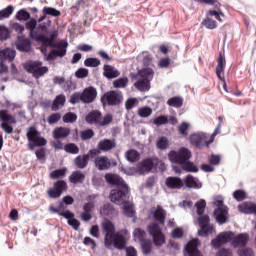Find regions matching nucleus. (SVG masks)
I'll return each instance as SVG.
<instances>
[{
  "label": "nucleus",
  "mask_w": 256,
  "mask_h": 256,
  "mask_svg": "<svg viewBox=\"0 0 256 256\" xmlns=\"http://www.w3.org/2000/svg\"><path fill=\"white\" fill-rule=\"evenodd\" d=\"M105 181L108 185H113L116 189L111 190L110 199L115 205H122L129 199L131 190L129 185L121 178V176L113 173L105 174Z\"/></svg>",
  "instance_id": "obj_1"
},
{
  "label": "nucleus",
  "mask_w": 256,
  "mask_h": 256,
  "mask_svg": "<svg viewBox=\"0 0 256 256\" xmlns=\"http://www.w3.org/2000/svg\"><path fill=\"white\" fill-rule=\"evenodd\" d=\"M227 243H232V246L235 248L246 247L249 243V234L241 233L235 236L231 231L221 232L211 241V245L214 249H219V247H222V245Z\"/></svg>",
  "instance_id": "obj_2"
},
{
  "label": "nucleus",
  "mask_w": 256,
  "mask_h": 256,
  "mask_svg": "<svg viewBox=\"0 0 256 256\" xmlns=\"http://www.w3.org/2000/svg\"><path fill=\"white\" fill-rule=\"evenodd\" d=\"M57 37L56 33H52L50 38L45 36V34L41 33L38 37V42L42 43L45 47H54V49L50 50L48 53L47 59L48 61H53L56 57H65L67 55V47H69V43L67 41H60L58 43H53L55 38Z\"/></svg>",
  "instance_id": "obj_3"
},
{
  "label": "nucleus",
  "mask_w": 256,
  "mask_h": 256,
  "mask_svg": "<svg viewBox=\"0 0 256 256\" xmlns=\"http://www.w3.org/2000/svg\"><path fill=\"white\" fill-rule=\"evenodd\" d=\"M197 209L198 224L200 229L198 230L199 237H209L215 233V225L211 224V218L205 213V207H207V202L203 199H200L195 203Z\"/></svg>",
  "instance_id": "obj_4"
},
{
  "label": "nucleus",
  "mask_w": 256,
  "mask_h": 256,
  "mask_svg": "<svg viewBox=\"0 0 256 256\" xmlns=\"http://www.w3.org/2000/svg\"><path fill=\"white\" fill-rule=\"evenodd\" d=\"M102 231L105 234V247L114 245L116 249H125V237L119 233H115V225L112 224L110 220L102 222Z\"/></svg>",
  "instance_id": "obj_5"
},
{
  "label": "nucleus",
  "mask_w": 256,
  "mask_h": 256,
  "mask_svg": "<svg viewBox=\"0 0 256 256\" xmlns=\"http://www.w3.org/2000/svg\"><path fill=\"white\" fill-rule=\"evenodd\" d=\"M169 160L171 163H175L172 165V169L176 173H182L181 167L184 163L188 162L191 159L192 154L187 148H180L178 151L172 150L168 154Z\"/></svg>",
  "instance_id": "obj_6"
},
{
  "label": "nucleus",
  "mask_w": 256,
  "mask_h": 256,
  "mask_svg": "<svg viewBox=\"0 0 256 256\" xmlns=\"http://www.w3.org/2000/svg\"><path fill=\"white\" fill-rule=\"evenodd\" d=\"M97 99V89L93 86L87 87L83 92H75L70 97V103L72 105H77V103H84V105H91L95 103Z\"/></svg>",
  "instance_id": "obj_7"
},
{
  "label": "nucleus",
  "mask_w": 256,
  "mask_h": 256,
  "mask_svg": "<svg viewBox=\"0 0 256 256\" xmlns=\"http://www.w3.org/2000/svg\"><path fill=\"white\" fill-rule=\"evenodd\" d=\"M86 123L89 125H99L100 127H107L113 123V114H106L103 116L101 111L92 110L85 117Z\"/></svg>",
  "instance_id": "obj_8"
},
{
  "label": "nucleus",
  "mask_w": 256,
  "mask_h": 256,
  "mask_svg": "<svg viewBox=\"0 0 256 256\" xmlns=\"http://www.w3.org/2000/svg\"><path fill=\"white\" fill-rule=\"evenodd\" d=\"M0 121H1V129L7 135H11L13 133V125H17V119L9 110L2 109L0 110Z\"/></svg>",
  "instance_id": "obj_9"
},
{
  "label": "nucleus",
  "mask_w": 256,
  "mask_h": 256,
  "mask_svg": "<svg viewBox=\"0 0 256 256\" xmlns=\"http://www.w3.org/2000/svg\"><path fill=\"white\" fill-rule=\"evenodd\" d=\"M100 101L104 107L106 105L109 107H117L123 103V94L119 91L111 90L104 93Z\"/></svg>",
  "instance_id": "obj_10"
},
{
  "label": "nucleus",
  "mask_w": 256,
  "mask_h": 256,
  "mask_svg": "<svg viewBox=\"0 0 256 256\" xmlns=\"http://www.w3.org/2000/svg\"><path fill=\"white\" fill-rule=\"evenodd\" d=\"M147 231L149 235L152 236L154 245H156V247H161L162 245H165V234H163V230L161 229V226H159V223H151L150 225H148Z\"/></svg>",
  "instance_id": "obj_11"
},
{
  "label": "nucleus",
  "mask_w": 256,
  "mask_h": 256,
  "mask_svg": "<svg viewBox=\"0 0 256 256\" xmlns=\"http://www.w3.org/2000/svg\"><path fill=\"white\" fill-rule=\"evenodd\" d=\"M24 69L28 73H32L35 79H39V77H43L45 73L49 72V68L47 66H43V62L41 61H29L25 64Z\"/></svg>",
  "instance_id": "obj_12"
},
{
  "label": "nucleus",
  "mask_w": 256,
  "mask_h": 256,
  "mask_svg": "<svg viewBox=\"0 0 256 256\" xmlns=\"http://www.w3.org/2000/svg\"><path fill=\"white\" fill-rule=\"evenodd\" d=\"M67 189H69V186L65 180H57L53 187L47 190V195L49 199H59Z\"/></svg>",
  "instance_id": "obj_13"
},
{
  "label": "nucleus",
  "mask_w": 256,
  "mask_h": 256,
  "mask_svg": "<svg viewBox=\"0 0 256 256\" xmlns=\"http://www.w3.org/2000/svg\"><path fill=\"white\" fill-rule=\"evenodd\" d=\"M190 143L197 149H203L204 147H209L213 143V139L209 140L207 134L200 132L190 136Z\"/></svg>",
  "instance_id": "obj_14"
},
{
  "label": "nucleus",
  "mask_w": 256,
  "mask_h": 256,
  "mask_svg": "<svg viewBox=\"0 0 256 256\" xmlns=\"http://www.w3.org/2000/svg\"><path fill=\"white\" fill-rule=\"evenodd\" d=\"M97 155H101V152L97 149H91L87 154L79 155L74 159V165L78 169H85L89 165V159H94Z\"/></svg>",
  "instance_id": "obj_15"
},
{
  "label": "nucleus",
  "mask_w": 256,
  "mask_h": 256,
  "mask_svg": "<svg viewBox=\"0 0 256 256\" xmlns=\"http://www.w3.org/2000/svg\"><path fill=\"white\" fill-rule=\"evenodd\" d=\"M94 167L98 171H109L110 167H117V161L109 159L107 156L96 155L94 159Z\"/></svg>",
  "instance_id": "obj_16"
},
{
  "label": "nucleus",
  "mask_w": 256,
  "mask_h": 256,
  "mask_svg": "<svg viewBox=\"0 0 256 256\" xmlns=\"http://www.w3.org/2000/svg\"><path fill=\"white\" fill-rule=\"evenodd\" d=\"M217 63L215 73L220 81H225V67L227 66V60L225 59L223 52H219Z\"/></svg>",
  "instance_id": "obj_17"
},
{
  "label": "nucleus",
  "mask_w": 256,
  "mask_h": 256,
  "mask_svg": "<svg viewBox=\"0 0 256 256\" xmlns=\"http://www.w3.org/2000/svg\"><path fill=\"white\" fill-rule=\"evenodd\" d=\"M60 217H64V219H67L68 225L74 229V231H79V227H81V222L75 218V214L73 212H70L69 210H66L62 213H60Z\"/></svg>",
  "instance_id": "obj_18"
},
{
  "label": "nucleus",
  "mask_w": 256,
  "mask_h": 256,
  "mask_svg": "<svg viewBox=\"0 0 256 256\" xmlns=\"http://www.w3.org/2000/svg\"><path fill=\"white\" fill-rule=\"evenodd\" d=\"M165 185L168 189H183L185 183L179 177L169 176L166 178Z\"/></svg>",
  "instance_id": "obj_19"
},
{
  "label": "nucleus",
  "mask_w": 256,
  "mask_h": 256,
  "mask_svg": "<svg viewBox=\"0 0 256 256\" xmlns=\"http://www.w3.org/2000/svg\"><path fill=\"white\" fill-rule=\"evenodd\" d=\"M26 29L30 31V37L31 39H34V41H38V37L41 35L39 33V30L37 29V20L35 18H31L30 21L26 22Z\"/></svg>",
  "instance_id": "obj_20"
},
{
  "label": "nucleus",
  "mask_w": 256,
  "mask_h": 256,
  "mask_svg": "<svg viewBox=\"0 0 256 256\" xmlns=\"http://www.w3.org/2000/svg\"><path fill=\"white\" fill-rule=\"evenodd\" d=\"M71 135V129L68 127H57L52 131L53 139H67Z\"/></svg>",
  "instance_id": "obj_21"
},
{
  "label": "nucleus",
  "mask_w": 256,
  "mask_h": 256,
  "mask_svg": "<svg viewBox=\"0 0 256 256\" xmlns=\"http://www.w3.org/2000/svg\"><path fill=\"white\" fill-rule=\"evenodd\" d=\"M115 147H117V143L115 142V140H111V139H103L101 140L98 145H97V151H111L112 149H115Z\"/></svg>",
  "instance_id": "obj_22"
},
{
  "label": "nucleus",
  "mask_w": 256,
  "mask_h": 256,
  "mask_svg": "<svg viewBox=\"0 0 256 256\" xmlns=\"http://www.w3.org/2000/svg\"><path fill=\"white\" fill-rule=\"evenodd\" d=\"M153 219L156 221V223H159V225H165V221L167 219V211H165L163 207L157 206L153 212Z\"/></svg>",
  "instance_id": "obj_23"
},
{
  "label": "nucleus",
  "mask_w": 256,
  "mask_h": 256,
  "mask_svg": "<svg viewBox=\"0 0 256 256\" xmlns=\"http://www.w3.org/2000/svg\"><path fill=\"white\" fill-rule=\"evenodd\" d=\"M240 213L246 215H256V204L253 202H244L238 206Z\"/></svg>",
  "instance_id": "obj_24"
},
{
  "label": "nucleus",
  "mask_w": 256,
  "mask_h": 256,
  "mask_svg": "<svg viewBox=\"0 0 256 256\" xmlns=\"http://www.w3.org/2000/svg\"><path fill=\"white\" fill-rule=\"evenodd\" d=\"M183 183L188 189H201L203 187L199 179L193 177V175L186 176Z\"/></svg>",
  "instance_id": "obj_25"
},
{
  "label": "nucleus",
  "mask_w": 256,
  "mask_h": 256,
  "mask_svg": "<svg viewBox=\"0 0 256 256\" xmlns=\"http://www.w3.org/2000/svg\"><path fill=\"white\" fill-rule=\"evenodd\" d=\"M214 217L220 225L227 223V208H216L214 210Z\"/></svg>",
  "instance_id": "obj_26"
},
{
  "label": "nucleus",
  "mask_w": 256,
  "mask_h": 256,
  "mask_svg": "<svg viewBox=\"0 0 256 256\" xmlns=\"http://www.w3.org/2000/svg\"><path fill=\"white\" fill-rule=\"evenodd\" d=\"M122 211L126 217H135V205L129 200L122 203Z\"/></svg>",
  "instance_id": "obj_27"
},
{
  "label": "nucleus",
  "mask_w": 256,
  "mask_h": 256,
  "mask_svg": "<svg viewBox=\"0 0 256 256\" xmlns=\"http://www.w3.org/2000/svg\"><path fill=\"white\" fill-rule=\"evenodd\" d=\"M103 69V75L107 79H116V77H119V75H121V72H119V70L117 69H114V67L111 65H104Z\"/></svg>",
  "instance_id": "obj_28"
},
{
  "label": "nucleus",
  "mask_w": 256,
  "mask_h": 256,
  "mask_svg": "<svg viewBox=\"0 0 256 256\" xmlns=\"http://www.w3.org/2000/svg\"><path fill=\"white\" fill-rule=\"evenodd\" d=\"M154 163L151 158L144 159L138 164V171L140 173H149L153 169Z\"/></svg>",
  "instance_id": "obj_29"
},
{
  "label": "nucleus",
  "mask_w": 256,
  "mask_h": 256,
  "mask_svg": "<svg viewBox=\"0 0 256 256\" xmlns=\"http://www.w3.org/2000/svg\"><path fill=\"white\" fill-rule=\"evenodd\" d=\"M16 49H18V51H22L23 53H29V51H31V40L19 38V40L16 42Z\"/></svg>",
  "instance_id": "obj_30"
},
{
  "label": "nucleus",
  "mask_w": 256,
  "mask_h": 256,
  "mask_svg": "<svg viewBox=\"0 0 256 256\" xmlns=\"http://www.w3.org/2000/svg\"><path fill=\"white\" fill-rule=\"evenodd\" d=\"M124 157L129 163H137L141 159V154L135 149H129L125 152Z\"/></svg>",
  "instance_id": "obj_31"
},
{
  "label": "nucleus",
  "mask_w": 256,
  "mask_h": 256,
  "mask_svg": "<svg viewBox=\"0 0 256 256\" xmlns=\"http://www.w3.org/2000/svg\"><path fill=\"white\" fill-rule=\"evenodd\" d=\"M16 52L14 49L6 48L2 51H0V57L4 61H9L10 63H13L15 60Z\"/></svg>",
  "instance_id": "obj_32"
},
{
  "label": "nucleus",
  "mask_w": 256,
  "mask_h": 256,
  "mask_svg": "<svg viewBox=\"0 0 256 256\" xmlns=\"http://www.w3.org/2000/svg\"><path fill=\"white\" fill-rule=\"evenodd\" d=\"M67 101V98L65 97V95L60 94L58 96H56V98L54 99L51 109L53 111H59V109H61V107H65V103Z\"/></svg>",
  "instance_id": "obj_33"
},
{
  "label": "nucleus",
  "mask_w": 256,
  "mask_h": 256,
  "mask_svg": "<svg viewBox=\"0 0 256 256\" xmlns=\"http://www.w3.org/2000/svg\"><path fill=\"white\" fill-rule=\"evenodd\" d=\"M70 183H73V185H77V183H83L85 181V174L81 171H74L69 176Z\"/></svg>",
  "instance_id": "obj_34"
},
{
  "label": "nucleus",
  "mask_w": 256,
  "mask_h": 256,
  "mask_svg": "<svg viewBox=\"0 0 256 256\" xmlns=\"http://www.w3.org/2000/svg\"><path fill=\"white\" fill-rule=\"evenodd\" d=\"M134 87L138 89V91H149L151 89V82L148 79H141L134 83Z\"/></svg>",
  "instance_id": "obj_35"
},
{
  "label": "nucleus",
  "mask_w": 256,
  "mask_h": 256,
  "mask_svg": "<svg viewBox=\"0 0 256 256\" xmlns=\"http://www.w3.org/2000/svg\"><path fill=\"white\" fill-rule=\"evenodd\" d=\"M167 105H169V107H175L176 109H181V107H183V97L174 96L167 100Z\"/></svg>",
  "instance_id": "obj_36"
},
{
  "label": "nucleus",
  "mask_w": 256,
  "mask_h": 256,
  "mask_svg": "<svg viewBox=\"0 0 256 256\" xmlns=\"http://www.w3.org/2000/svg\"><path fill=\"white\" fill-rule=\"evenodd\" d=\"M38 135H41V133H39V130H37L36 126H30L27 129L26 137H27L29 143H33Z\"/></svg>",
  "instance_id": "obj_37"
},
{
  "label": "nucleus",
  "mask_w": 256,
  "mask_h": 256,
  "mask_svg": "<svg viewBox=\"0 0 256 256\" xmlns=\"http://www.w3.org/2000/svg\"><path fill=\"white\" fill-rule=\"evenodd\" d=\"M181 169H183V171H186L187 173L199 172V168L197 167V165H195L193 162L189 160L181 165Z\"/></svg>",
  "instance_id": "obj_38"
},
{
  "label": "nucleus",
  "mask_w": 256,
  "mask_h": 256,
  "mask_svg": "<svg viewBox=\"0 0 256 256\" xmlns=\"http://www.w3.org/2000/svg\"><path fill=\"white\" fill-rule=\"evenodd\" d=\"M157 149L160 151H165V149H169V139L165 136H161L158 138L156 142Z\"/></svg>",
  "instance_id": "obj_39"
},
{
  "label": "nucleus",
  "mask_w": 256,
  "mask_h": 256,
  "mask_svg": "<svg viewBox=\"0 0 256 256\" xmlns=\"http://www.w3.org/2000/svg\"><path fill=\"white\" fill-rule=\"evenodd\" d=\"M202 27H206V29H217V21L206 17L202 22H201Z\"/></svg>",
  "instance_id": "obj_40"
},
{
  "label": "nucleus",
  "mask_w": 256,
  "mask_h": 256,
  "mask_svg": "<svg viewBox=\"0 0 256 256\" xmlns=\"http://www.w3.org/2000/svg\"><path fill=\"white\" fill-rule=\"evenodd\" d=\"M139 74L141 77H143V79H148L150 82L153 79V77L155 76V72L151 68H143L139 72Z\"/></svg>",
  "instance_id": "obj_41"
},
{
  "label": "nucleus",
  "mask_w": 256,
  "mask_h": 256,
  "mask_svg": "<svg viewBox=\"0 0 256 256\" xmlns=\"http://www.w3.org/2000/svg\"><path fill=\"white\" fill-rule=\"evenodd\" d=\"M64 151L70 153L71 155L79 154V146L75 143H68L64 146Z\"/></svg>",
  "instance_id": "obj_42"
},
{
  "label": "nucleus",
  "mask_w": 256,
  "mask_h": 256,
  "mask_svg": "<svg viewBox=\"0 0 256 256\" xmlns=\"http://www.w3.org/2000/svg\"><path fill=\"white\" fill-rule=\"evenodd\" d=\"M13 11H14V8L11 5L4 8L3 10H0V21H3V19H9V17L13 15Z\"/></svg>",
  "instance_id": "obj_43"
},
{
  "label": "nucleus",
  "mask_w": 256,
  "mask_h": 256,
  "mask_svg": "<svg viewBox=\"0 0 256 256\" xmlns=\"http://www.w3.org/2000/svg\"><path fill=\"white\" fill-rule=\"evenodd\" d=\"M153 109L149 106H144L138 109V115L142 118L151 117Z\"/></svg>",
  "instance_id": "obj_44"
},
{
  "label": "nucleus",
  "mask_w": 256,
  "mask_h": 256,
  "mask_svg": "<svg viewBox=\"0 0 256 256\" xmlns=\"http://www.w3.org/2000/svg\"><path fill=\"white\" fill-rule=\"evenodd\" d=\"M101 213H102V215L111 217V215H115V207H113V205H111L109 203L104 204Z\"/></svg>",
  "instance_id": "obj_45"
},
{
  "label": "nucleus",
  "mask_w": 256,
  "mask_h": 256,
  "mask_svg": "<svg viewBox=\"0 0 256 256\" xmlns=\"http://www.w3.org/2000/svg\"><path fill=\"white\" fill-rule=\"evenodd\" d=\"M16 19L18 21H29L31 19V14L27 10H20L16 14Z\"/></svg>",
  "instance_id": "obj_46"
},
{
  "label": "nucleus",
  "mask_w": 256,
  "mask_h": 256,
  "mask_svg": "<svg viewBox=\"0 0 256 256\" xmlns=\"http://www.w3.org/2000/svg\"><path fill=\"white\" fill-rule=\"evenodd\" d=\"M80 137H81L82 141H87V140L93 139V137H95V132L93 131V129H86V130H83L82 132H80Z\"/></svg>",
  "instance_id": "obj_47"
},
{
  "label": "nucleus",
  "mask_w": 256,
  "mask_h": 256,
  "mask_svg": "<svg viewBox=\"0 0 256 256\" xmlns=\"http://www.w3.org/2000/svg\"><path fill=\"white\" fill-rule=\"evenodd\" d=\"M67 174V169H57L50 173V178L52 179H61V177H65Z\"/></svg>",
  "instance_id": "obj_48"
},
{
  "label": "nucleus",
  "mask_w": 256,
  "mask_h": 256,
  "mask_svg": "<svg viewBox=\"0 0 256 256\" xmlns=\"http://www.w3.org/2000/svg\"><path fill=\"white\" fill-rule=\"evenodd\" d=\"M42 11L44 15H51L52 17H61V11L55 8L44 7Z\"/></svg>",
  "instance_id": "obj_49"
},
{
  "label": "nucleus",
  "mask_w": 256,
  "mask_h": 256,
  "mask_svg": "<svg viewBox=\"0 0 256 256\" xmlns=\"http://www.w3.org/2000/svg\"><path fill=\"white\" fill-rule=\"evenodd\" d=\"M196 3H201L204 5H212L214 9H219L221 7V2L219 0H194Z\"/></svg>",
  "instance_id": "obj_50"
},
{
  "label": "nucleus",
  "mask_w": 256,
  "mask_h": 256,
  "mask_svg": "<svg viewBox=\"0 0 256 256\" xmlns=\"http://www.w3.org/2000/svg\"><path fill=\"white\" fill-rule=\"evenodd\" d=\"M62 121L64 123H75V121H77V114H75L73 112H67L62 117Z\"/></svg>",
  "instance_id": "obj_51"
},
{
  "label": "nucleus",
  "mask_w": 256,
  "mask_h": 256,
  "mask_svg": "<svg viewBox=\"0 0 256 256\" xmlns=\"http://www.w3.org/2000/svg\"><path fill=\"white\" fill-rule=\"evenodd\" d=\"M141 247H142L143 253H145V255H149V253H151V249H152L151 240H147V239L142 240Z\"/></svg>",
  "instance_id": "obj_52"
},
{
  "label": "nucleus",
  "mask_w": 256,
  "mask_h": 256,
  "mask_svg": "<svg viewBox=\"0 0 256 256\" xmlns=\"http://www.w3.org/2000/svg\"><path fill=\"white\" fill-rule=\"evenodd\" d=\"M127 83H129V79L127 77L119 78L113 82V87L121 89L123 87H127Z\"/></svg>",
  "instance_id": "obj_53"
},
{
  "label": "nucleus",
  "mask_w": 256,
  "mask_h": 256,
  "mask_svg": "<svg viewBox=\"0 0 256 256\" xmlns=\"http://www.w3.org/2000/svg\"><path fill=\"white\" fill-rule=\"evenodd\" d=\"M85 67H99L101 65V60L98 58H87L84 61Z\"/></svg>",
  "instance_id": "obj_54"
},
{
  "label": "nucleus",
  "mask_w": 256,
  "mask_h": 256,
  "mask_svg": "<svg viewBox=\"0 0 256 256\" xmlns=\"http://www.w3.org/2000/svg\"><path fill=\"white\" fill-rule=\"evenodd\" d=\"M47 121L49 125H56V123L61 121V113H52L48 116Z\"/></svg>",
  "instance_id": "obj_55"
},
{
  "label": "nucleus",
  "mask_w": 256,
  "mask_h": 256,
  "mask_svg": "<svg viewBox=\"0 0 256 256\" xmlns=\"http://www.w3.org/2000/svg\"><path fill=\"white\" fill-rule=\"evenodd\" d=\"M137 105H139V100H137V98H128L125 102L127 111H131V109L137 107Z\"/></svg>",
  "instance_id": "obj_56"
},
{
  "label": "nucleus",
  "mask_w": 256,
  "mask_h": 256,
  "mask_svg": "<svg viewBox=\"0 0 256 256\" xmlns=\"http://www.w3.org/2000/svg\"><path fill=\"white\" fill-rule=\"evenodd\" d=\"M199 251V249H197V241L193 240L187 243L186 245V253L189 255L191 253H195Z\"/></svg>",
  "instance_id": "obj_57"
},
{
  "label": "nucleus",
  "mask_w": 256,
  "mask_h": 256,
  "mask_svg": "<svg viewBox=\"0 0 256 256\" xmlns=\"http://www.w3.org/2000/svg\"><path fill=\"white\" fill-rule=\"evenodd\" d=\"M75 75L77 79H85V77H89V70L87 68H79Z\"/></svg>",
  "instance_id": "obj_58"
},
{
  "label": "nucleus",
  "mask_w": 256,
  "mask_h": 256,
  "mask_svg": "<svg viewBox=\"0 0 256 256\" xmlns=\"http://www.w3.org/2000/svg\"><path fill=\"white\" fill-rule=\"evenodd\" d=\"M233 197L236 201H244V199H247V194L243 190H236L233 193Z\"/></svg>",
  "instance_id": "obj_59"
},
{
  "label": "nucleus",
  "mask_w": 256,
  "mask_h": 256,
  "mask_svg": "<svg viewBox=\"0 0 256 256\" xmlns=\"http://www.w3.org/2000/svg\"><path fill=\"white\" fill-rule=\"evenodd\" d=\"M9 39V28L0 26V41H7Z\"/></svg>",
  "instance_id": "obj_60"
},
{
  "label": "nucleus",
  "mask_w": 256,
  "mask_h": 256,
  "mask_svg": "<svg viewBox=\"0 0 256 256\" xmlns=\"http://www.w3.org/2000/svg\"><path fill=\"white\" fill-rule=\"evenodd\" d=\"M32 143H35L36 147H45V145H47V139L38 135L36 138H34Z\"/></svg>",
  "instance_id": "obj_61"
},
{
  "label": "nucleus",
  "mask_w": 256,
  "mask_h": 256,
  "mask_svg": "<svg viewBox=\"0 0 256 256\" xmlns=\"http://www.w3.org/2000/svg\"><path fill=\"white\" fill-rule=\"evenodd\" d=\"M134 238L138 239V241L142 242L145 239V232L141 228H136L133 232Z\"/></svg>",
  "instance_id": "obj_62"
},
{
  "label": "nucleus",
  "mask_w": 256,
  "mask_h": 256,
  "mask_svg": "<svg viewBox=\"0 0 256 256\" xmlns=\"http://www.w3.org/2000/svg\"><path fill=\"white\" fill-rule=\"evenodd\" d=\"M208 163H210V165H219V163H221V156L215 154L210 155Z\"/></svg>",
  "instance_id": "obj_63"
},
{
  "label": "nucleus",
  "mask_w": 256,
  "mask_h": 256,
  "mask_svg": "<svg viewBox=\"0 0 256 256\" xmlns=\"http://www.w3.org/2000/svg\"><path fill=\"white\" fill-rule=\"evenodd\" d=\"M239 256H254L253 249L245 248L238 251Z\"/></svg>",
  "instance_id": "obj_64"
}]
</instances>
